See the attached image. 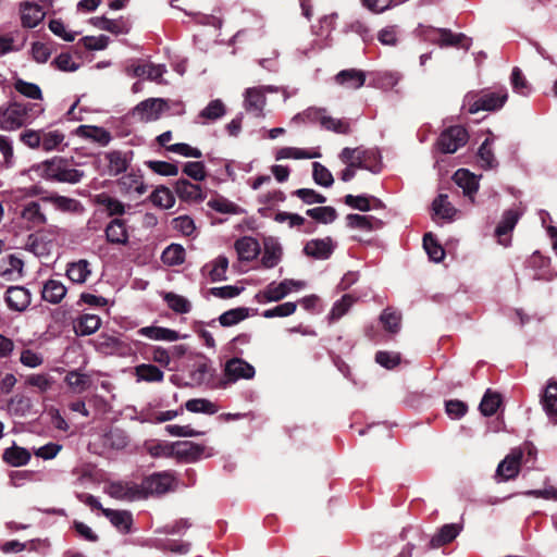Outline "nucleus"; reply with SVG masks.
<instances>
[{
    "label": "nucleus",
    "mask_w": 557,
    "mask_h": 557,
    "mask_svg": "<svg viewBox=\"0 0 557 557\" xmlns=\"http://www.w3.org/2000/svg\"><path fill=\"white\" fill-rule=\"evenodd\" d=\"M147 453L154 458L170 457L174 453V444H169L161 441H149L145 443Z\"/></svg>",
    "instance_id": "6e6d98bb"
},
{
    "label": "nucleus",
    "mask_w": 557,
    "mask_h": 557,
    "mask_svg": "<svg viewBox=\"0 0 557 557\" xmlns=\"http://www.w3.org/2000/svg\"><path fill=\"white\" fill-rule=\"evenodd\" d=\"M210 268L209 276L211 281H224L226 280V271L228 268V259L225 256L216 257L211 263L207 265Z\"/></svg>",
    "instance_id": "864d4df0"
},
{
    "label": "nucleus",
    "mask_w": 557,
    "mask_h": 557,
    "mask_svg": "<svg viewBox=\"0 0 557 557\" xmlns=\"http://www.w3.org/2000/svg\"><path fill=\"white\" fill-rule=\"evenodd\" d=\"M312 178L315 184L323 187H331L334 183L331 171L320 162L312 163Z\"/></svg>",
    "instance_id": "680f3d73"
},
{
    "label": "nucleus",
    "mask_w": 557,
    "mask_h": 557,
    "mask_svg": "<svg viewBox=\"0 0 557 557\" xmlns=\"http://www.w3.org/2000/svg\"><path fill=\"white\" fill-rule=\"evenodd\" d=\"M208 207L219 213L238 214L240 208L228 199L218 196L208 201Z\"/></svg>",
    "instance_id": "5fc2aeb1"
},
{
    "label": "nucleus",
    "mask_w": 557,
    "mask_h": 557,
    "mask_svg": "<svg viewBox=\"0 0 557 557\" xmlns=\"http://www.w3.org/2000/svg\"><path fill=\"white\" fill-rule=\"evenodd\" d=\"M137 381L162 382L164 373L153 364H139L135 368Z\"/></svg>",
    "instance_id": "a18cd8bd"
},
{
    "label": "nucleus",
    "mask_w": 557,
    "mask_h": 557,
    "mask_svg": "<svg viewBox=\"0 0 557 557\" xmlns=\"http://www.w3.org/2000/svg\"><path fill=\"white\" fill-rule=\"evenodd\" d=\"M508 98V92L505 88H499L496 91L487 92H468L462 102V109L469 113L474 114L479 111H493L502 108Z\"/></svg>",
    "instance_id": "20e7f679"
},
{
    "label": "nucleus",
    "mask_w": 557,
    "mask_h": 557,
    "mask_svg": "<svg viewBox=\"0 0 557 557\" xmlns=\"http://www.w3.org/2000/svg\"><path fill=\"white\" fill-rule=\"evenodd\" d=\"M342 163H351L357 170H367L372 173L381 171V154L374 148L345 147L338 154Z\"/></svg>",
    "instance_id": "7ed1b4c3"
},
{
    "label": "nucleus",
    "mask_w": 557,
    "mask_h": 557,
    "mask_svg": "<svg viewBox=\"0 0 557 557\" xmlns=\"http://www.w3.org/2000/svg\"><path fill=\"white\" fill-rule=\"evenodd\" d=\"M478 162L483 169H493L497 165L494 152L491 149V140L486 138L479 148Z\"/></svg>",
    "instance_id": "4d7b16f0"
},
{
    "label": "nucleus",
    "mask_w": 557,
    "mask_h": 557,
    "mask_svg": "<svg viewBox=\"0 0 557 557\" xmlns=\"http://www.w3.org/2000/svg\"><path fill=\"white\" fill-rule=\"evenodd\" d=\"M106 160L108 161V171L111 175H119L127 169V160L120 151L108 152Z\"/></svg>",
    "instance_id": "603ef678"
},
{
    "label": "nucleus",
    "mask_w": 557,
    "mask_h": 557,
    "mask_svg": "<svg viewBox=\"0 0 557 557\" xmlns=\"http://www.w3.org/2000/svg\"><path fill=\"white\" fill-rule=\"evenodd\" d=\"M357 297L352 294H345L339 300L335 301L330 313L329 319L331 321L339 320L344 314L348 312L351 306L356 302Z\"/></svg>",
    "instance_id": "49530a36"
},
{
    "label": "nucleus",
    "mask_w": 557,
    "mask_h": 557,
    "mask_svg": "<svg viewBox=\"0 0 557 557\" xmlns=\"http://www.w3.org/2000/svg\"><path fill=\"white\" fill-rule=\"evenodd\" d=\"M14 89L22 96L33 100H42V91L35 83L26 82L20 77L14 78Z\"/></svg>",
    "instance_id": "37998d69"
},
{
    "label": "nucleus",
    "mask_w": 557,
    "mask_h": 557,
    "mask_svg": "<svg viewBox=\"0 0 557 557\" xmlns=\"http://www.w3.org/2000/svg\"><path fill=\"white\" fill-rule=\"evenodd\" d=\"M137 334L147 337L151 341H161V342H176L178 339L187 338V335H181L175 330H171L163 326L149 325L140 327L137 331Z\"/></svg>",
    "instance_id": "6ab92c4d"
},
{
    "label": "nucleus",
    "mask_w": 557,
    "mask_h": 557,
    "mask_svg": "<svg viewBox=\"0 0 557 557\" xmlns=\"http://www.w3.org/2000/svg\"><path fill=\"white\" fill-rule=\"evenodd\" d=\"M453 178L455 183L462 188L463 194L470 198H472L479 189L478 177L466 169L456 171Z\"/></svg>",
    "instance_id": "7c9ffc66"
},
{
    "label": "nucleus",
    "mask_w": 557,
    "mask_h": 557,
    "mask_svg": "<svg viewBox=\"0 0 557 557\" xmlns=\"http://www.w3.org/2000/svg\"><path fill=\"white\" fill-rule=\"evenodd\" d=\"M523 451L521 448H513L498 465L496 475L503 481H508L518 475L521 465Z\"/></svg>",
    "instance_id": "2eb2a0df"
},
{
    "label": "nucleus",
    "mask_w": 557,
    "mask_h": 557,
    "mask_svg": "<svg viewBox=\"0 0 557 557\" xmlns=\"http://www.w3.org/2000/svg\"><path fill=\"white\" fill-rule=\"evenodd\" d=\"M104 492L111 498L121 502H135L144 499V493L140 483L132 480H112L104 485Z\"/></svg>",
    "instance_id": "0eeeda50"
},
{
    "label": "nucleus",
    "mask_w": 557,
    "mask_h": 557,
    "mask_svg": "<svg viewBox=\"0 0 557 557\" xmlns=\"http://www.w3.org/2000/svg\"><path fill=\"white\" fill-rule=\"evenodd\" d=\"M166 69L163 64H153L151 62H133L127 65L126 73L133 77H146L147 79L161 83Z\"/></svg>",
    "instance_id": "ddd939ff"
},
{
    "label": "nucleus",
    "mask_w": 557,
    "mask_h": 557,
    "mask_svg": "<svg viewBox=\"0 0 557 557\" xmlns=\"http://www.w3.org/2000/svg\"><path fill=\"white\" fill-rule=\"evenodd\" d=\"M306 287L305 281L285 278L280 283L271 282L264 289L256 295V299L260 304L276 302L285 298L294 292H299Z\"/></svg>",
    "instance_id": "423d86ee"
},
{
    "label": "nucleus",
    "mask_w": 557,
    "mask_h": 557,
    "mask_svg": "<svg viewBox=\"0 0 557 557\" xmlns=\"http://www.w3.org/2000/svg\"><path fill=\"white\" fill-rule=\"evenodd\" d=\"M91 275L90 264L87 260L81 259L71 262L66 268V276L76 284H84Z\"/></svg>",
    "instance_id": "2f4dec72"
},
{
    "label": "nucleus",
    "mask_w": 557,
    "mask_h": 557,
    "mask_svg": "<svg viewBox=\"0 0 557 557\" xmlns=\"http://www.w3.org/2000/svg\"><path fill=\"white\" fill-rule=\"evenodd\" d=\"M380 320L384 329L391 333H397L400 329V314L389 308L382 312Z\"/></svg>",
    "instance_id": "774afa93"
},
{
    "label": "nucleus",
    "mask_w": 557,
    "mask_h": 557,
    "mask_svg": "<svg viewBox=\"0 0 557 557\" xmlns=\"http://www.w3.org/2000/svg\"><path fill=\"white\" fill-rule=\"evenodd\" d=\"M420 35L426 39L436 42L441 47L461 46L469 49L470 42L463 34H454L446 28H433L431 26L420 25L418 28Z\"/></svg>",
    "instance_id": "6e6552de"
},
{
    "label": "nucleus",
    "mask_w": 557,
    "mask_h": 557,
    "mask_svg": "<svg viewBox=\"0 0 557 557\" xmlns=\"http://www.w3.org/2000/svg\"><path fill=\"white\" fill-rule=\"evenodd\" d=\"M499 405H500L499 395L487 391L481 400L480 410L484 416L490 417V416H493L497 411Z\"/></svg>",
    "instance_id": "338daca9"
},
{
    "label": "nucleus",
    "mask_w": 557,
    "mask_h": 557,
    "mask_svg": "<svg viewBox=\"0 0 557 557\" xmlns=\"http://www.w3.org/2000/svg\"><path fill=\"white\" fill-rule=\"evenodd\" d=\"M161 260L164 264L174 267L180 265L185 261V249L180 244L169 245L161 255Z\"/></svg>",
    "instance_id": "a19ab883"
},
{
    "label": "nucleus",
    "mask_w": 557,
    "mask_h": 557,
    "mask_svg": "<svg viewBox=\"0 0 557 557\" xmlns=\"http://www.w3.org/2000/svg\"><path fill=\"white\" fill-rule=\"evenodd\" d=\"M225 106L220 99L212 100L208 103V106L200 111L198 114V119H203L208 121H215L222 117L225 114Z\"/></svg>",
    "instance_id": "052dcab7"
},
{
    "label": "nucleus",
    "mask_w": 557,
    "mask_h": 557,
    "mask_svg": "<svg viewBox=\"0 0 557 557\" xmlns=\"http://www.w3.org/2000/svg\"><path fill=\"white\" fill-rule=\"evenodd\" d=\"M104 517L121 533L127 534L132 530L133 515L128 510L102 509Z\"/></svg>",
    "instance_id": "4be33fe9"
},
{
    "label": "nucleus",
    "mask_w": 557,
    "mask_h": 557,
    "mask_svg": "<svg viewBox=\"0 0 557 557\" xmlns=\"http://www.w3.org/2000/svg\"><path fill=\"white\" fill-rule=\"evenodd\" d=\"M174 485V476L169 472H159L153 473L147 478H145L140 482V487L144 493V498H147L149 495H160L164 494L173 488Z\"/></svg>",
    "instance_id": "f8f14e48"
},
{
    "label": "nucleus",
    "mask_w": 557,
    "mask_h": 557,
    "mask_svg": "<svg viewBox=\"0 0 557 557\" xmlns=\"http://www.w3.org/2000/svg\"><path fill=\"white\" fill-rule=\"evenodd\" d=\"M30 173L38 177L60 183L76 184L84 177V172L72 166L69 160L53 157L49 160L33 165Z\"/></svg>",
    "instance_id": "f03ea898"
},
{
    "label": "nucleus",
    "mask_w": 557,
    "mask_h": 557,
    "mask_svg": "<svg viewBox=\"0 0 557 557\" xmlns=\"http://www.w3.org/2000/svg\"><path fill=\"white\" fill-rule=\"evenodd\" d=\"M8 412L15 417H25L30 412L32 400L23 395H15L8 401Z\"/></svg>",
    "instance_id": "79ce46f5"
},
{
    "label": "nucleus",
    "mask_w": 557,
    "mask_h": 557,
    "mask_svg": "<svg viewBox=\"0 0 557 557\" xmlns=\"http://www.w3.org/2000/svg\"><path fill=\"white\" fill-rule=\"evenodd\" d=\"M306 213L310 218L323 224L332 223L337 218V212L333 207H317L308 209Z\"/></svg>",
    "instance_id": "0e129e2a"
},
{
    "label": "nucleus",
    "mask_w": 557,
    "mask_h": 557,
    "mask_svg": "<svg viewBox=\"0 0 557 557\" xmlns=\"http://www.w3.org/2000/svg\"><path fill=\"white\" fill-rule=\"evenodd\" d=\"M433 211L435 215L446 220H451L456 214V209L448 201L447 195H440L433 201Z\"/></svg>",
    "instance_id": "13d9d810"
},
{
    "label": "nucleus",
    "mask_w": 557,
    "mask_h": 557,
    "mask_svg": "<svg viewBox=\"0 0 557 557\" xmlns=\"http://www.w3.org/2000/svg\"><path fill=\"white\" fill-rule=\"evenodd\" d=\"M67 293V288L65 285L54 278H50L46 281L41 288V297L45 301L57 305L62 301Z\"/></svg>",
    "instance_id": "a878e982"
},
{
    "label": "nucleus",
    "mask_w": 557,
    "mask_h": 557,
    "mask_svg": "<svg viewBox=\"0 0 557 557\" xmlns=\"http://www.w3.org/2000/svg\"><path fill=\"white\" fill-rule=\"evenodd\" d=\"M64 139L65 135L59 129H41V148L47 152L59 149Z\"/></svg>",
    "instance_id": "ea45409f"
},
{
    "label": "nucleus",
    "mask_w": 557,
    "mask_h": 557,
    "mask_svg": "<svg viewBox=\"0 0 557 557\" xmlns=\"http://www.w3.org/2000/svg\"><path fill=\"white\" fill-rule=\"evenodd\" d=\"M175 453L180 457L187 458L189 460H196L201 457H210L213 455L212 449L205 444H197L189 441L176 442L174 444Z\"/></svg>",
    "instance_id": "aec40b11"
},
{
    "label": "nucleus",
    "mask_w": 557,
    "mask_h": 557,
    "mask_svg": "<svg viewBox=\"0 0 557 557\" xmlns=\"http://www.w3.org/2000/svg\"><path fill=\"white\" fill-rule=\"evenodd\" d=\"M321 157L319 148L304 149L297 147H283L275 153V160L293 159H317Z\"/></svg>",
    "instance_id": "cd10ccee"
},
{
    "label": "nucleus",
    "mask_w": 557,
    "mask_h": 557,
    "mask_svg": "<svg viewBox=\"0 0 557 557\" xmlns=\"http://www.w3.org/2000/svg\"><path fill=\"white\" fill-rule=\"evenodd\" d=\"M5 301L10 309L23 311L30 304V293L22 286H11L7 289Z\"/></svg>",
    "instance_id": "5701e85b"
},
{
    "label": "nucleus",
    "mask_w": 557,
    "mask_h": 557,
    "mask_svg": "<svg viewBox=\"0 0 557 557\" xmlns=\"http://www.w3.org/2000/svg\"><path fill=\"white\" fill-rule=\"evenodd\" d=\"M282 259V247L274 239H268L264 243V249L261 257V263L267 269H272L278 264Z\"/></svg>",
    "instance_id": "c9c22d12"
},
{
    "label": "nucleus",
    "mask_w": 557,
    "mask_h": 557,
    "mask_svg": "<svg viewBox=\"0 0 557 557\" xmlns=\"http://www.w3.org/2000/svg\"><path fill=\"white\" fill-rule=\"evenodd\" d=\"M249 315L248 308L238 307L223 312L219 317V322L222 326H233L244 321Z\"/></svg>",
    "instance_id": "09e8293b"
},
{
    "label": "nucleus",
    "mask_w": 557,
    "mask_h": 557,
    "mask_svg": "<svg viewBox=\"0 0 557 557\" xmlns=\"http://www.w3.org/2000/svg\"><path fill=\"white\" fill-rule=\"evenodd\" d=\"M225 376L230 382L238 380H251L255 374V368L244 359L232 358L225 364Z\"/></svg>",
    "instance_id": "dca6fc26"
},
{
    "label": "nucleus",
    "mask_w": 557,
    "mask_h": 557,
    "mask_svg": "<svg viewBox=\"0 0 557 557\" xmlns=\"http://www.w3.org/2000/svg\"><path fill=\"white\" fill-rule=\"evenodd\" d=\"M169 109V103L162 98H149L139 102L133 110V115L141 122H152L160 119Z\"/></svg>",
    "instance_id": "9d476101"
},
{
    "label": "nucleus",
    "mask_w": 557,
    "mask_h": 557,
    "mask_svg": "<svg viewBox=\"0 0 557 557\" xmlns=\"http://www.w3.org/2000/svg\"><path fill=\"white\" fill-rule=\"evenodd\" d=\"M543 410L549 421L557 424V382L549 381L541 398Z\"/></svg>",
    "instance_id": "b1692460"
},
{
    "label": "nucleus",
    "mask_w": 557,
    "mask_h": 557,
    "mask_svg": "<svg viewBox=\"0 0 557 557\" xmlns=\"http://www.w3.org/2000/svg\"><path fill=\"white\" fill-rule=\"evenodd\" d=\"M520 215V212L512 209L504 212L502 220L495 230V235L500 245L507 247L510 244V239L507 236L515 228Z\"/></svg>",
    "instance_id": "412c9836"
},
{
    "label": "nucleus",
    "mask_w": 557,
    "mask_h": 557,
    "mask_svg": "<svg viewBox=\"0 0 557 557\" xmlns=\"http://www.w3.org/2000/svg\"><path fill=\"white\" fill-rule=\"evenodd\" d=\"M151 201L154 206L170 209L173 207L175 199L169 188L161 186L151 194Z\"/></svg>",
    "instance_id": "69168bd1"
},
{
    "label": "nucleus",
    "mask_w": 557,
    "mask_h": 557,
    "mask_svg": "<svg viewBox=\"0 0 557 557\" xmlns=\"http://www.w3.org/2000/svg\"><path fill=\"white\" fill-rule=\"evenodd\" d=\"M106 236L111 244L125 245L128 240L125 223L120 219L112 220L106 228Z\"/></svg>",
    "instance_id": "f704fd0d"
},
{
    "label": "nucleus",
    "mask_w": 557,
    "mask_h": 557,
    "mask_svg": "<svg viewBox=\"0 0 557 557\" xmlns=\"http://www.w3.org/2000/svg\"><path fill=\"white\" fill-rule=\"evenodd\" d=\"M185 408L189 412L214 414L218 412V406L206 398H193L185 403Z\"/></svg>",
    "instance_id": "de8ad7c7"
},
{
    "label": "nucleus",
    "mask_w": 557,
    "mask_h": 557,
    "mask_svg": "<svg viewBox=\"0 0 557 557\" xmlns=\"http://www.w3.org/2000/svg\"><path fill=\"white\" fill-rule=\"evenodd\" d=\"M41 202L51 203L55 209L63 212H73L79 207V202L76 199L60 195L45 196L41 198Z\"/></svg>",
    "instance_id": "c03bdc74"
},
{
    "label": "nucleus",
    "mask_w": 557,
    "mask_h": 557,
    "mask_svg": "<svg viewBox=\"0 0 557 557\" xmlns=\"http://www.w3.org/2000/svg\"><path fill=\"white\" fill-rule=\"evenodd\" d=\"M76 134L79 137L91 139L101 146H106L111 140V135L108 131L98 126L81 125L78 126Z\"/></svg>",
    "instance_id": "58836bf2"
},
{
    "label": "nucleus",
    "mask_w": 557,
    "mask_h": 557,
    "mask_svg": "<svg viewBox=\"0 0 557 557\" xmlns=\"http://www.w3.org/2000/svg\"><path fill=\"white\" fill-rule=\"evenodd\" d=\"M178 197L187 201H201L203 199L202 190L199 185L193 184L187 180H178L175 185Z\"/></svg>",
    "instance_id": "e433bc0d"
},
{
    "label": "nucleus",
    "mask_w": 557,
    "mask_h": 557,
    "mask_svg": "<svg viewBox=\"0 0 557 557\" xmlns=\"http://www.w3.org/2000/svg\"><path fill=\"white\" fill-rule=\"evenodd\" d=\"M65 382L74 393H83L88 388L90 380L87 374L70 371L65 376Z\"/></svg>",
    "instance_id": "e2e57ef3"
},
{
    "label": "nucleus",
    "mask_w": 557,
    "mask_h": 557,
    "mask_svg": "<svg viewBox=\"0 0 557 557\" xmlns=\"http://www.w3.org/2000/svg\"><path fill=\"white\" fill-rule=\"evenodd\" d=\"M423 247L429 256V258L434 262H440L444 259L445 250L443 247L435 240L431 233H428L423 237Z\"/></svg>",
    "instance_id": "bf43d9fd"
},
{
    "label": "nucleus",
    "mask_w": 557,
    "mask_h": 557,
    "mask_svg": "<svg viewBox=\"0 0 557 557\" xmlns=\"http://www.w3.org/2000/svg\"><path fill=\"white\" fill-rule=\"evenodd\" d=\"M119 186L122 191L137 195H143L147 191L143 176L139 173L131 172L125 174L119 180Z\"/></svg>",
    "instance_id": "473e14b6"
},
{
    "label": "nucleus",
    "mask_w": 557,
    "mask_h": 557,
    "mask_svg": "<svg viewBox=\"0 0 557 557\" xmlns=\"http://www.w3.org/2000/svg\"><path fill=\"white\" fill-rule=\"evenodd\" d=\"M298 119L312 123H319L326 131H331L337 134H348L350 132V125L347 120L335 119L329 115L325 109L309 108L301 114L295 115L293 121Z\"/></svg>",
    "instance_id": "39448f33"
},
{
    "label": "nucleus",
    "mask_w": 557,
    "mask_h": 557,
    "mask_svg": "<svg viewBox=\"0 0 557 557\" xmlns=\"http://www.w3.org/2000/svg\"><path fill=\"white\" fill-rule=\"evenodd\" d=\"M32 458L28 449L17 446L13 443L12 446L5 448L2 454V460L11 467L26 466Z\"/></svg>",
    "instance_id": "bb28decb"
},
{
    "label": "nucleus",
    "mask_w": 557,
    "mask_h": 557,
    "mask_svg": "<svg viewBox=\"0 0 557 557\" xmlns=\"http://www.w3.org/2000/svg\"><path fill=\"white\" fill-rule=\"evenodd\" d=\"M164 301L176 313H188L191 310L190 301L184 296L175 293H165L163 296Z\"/></svg>",
    "instance_id": "3c124183"
},
{
    "label": "nucleus",
    "mask_w": 557,
    "mask_h": 557,
    "mask_svg": "<svg viewBox=\"0 0 557 557\" xmlns=\"http://www.w3.org/2000/svg\"><path fill=\"white\" fill-rule=\"evenodd\" d=\"M336 244L331 237L315 238L307 242L304 252L311 258L325 260L331 257Z\"/></svg>",
    "instance_id": "f3484780"
},
{
    "label": "nucleus",
    "mask_w": 557,
    "mask_h": 557,
    "mask_svg": "<svg viewBox=\"0 0 557 557\" xmlns=\"http://www.w3.org/2000/svg\"><path fill=\"white\" fill-rule=\"evenodd\" d=\"M18 7L21 24L25 28H35L46 16L44 8L35 1H22Z\"/></svg>",
    "instance_id": "4468645a"
},
{
    "label": "nucleus",
    "mask_w": 557,
    "mask_h": 557,
    "mask_svg": "<svg viewBox=\"0 0 557 557\" xmlns=\"http://www.w3.org/2000/svg\"><path fill=\"white\" fill-rule=\"evenodd\" d=\"M59 228L50 226L47 232H38L28 236L26 249L37 257H47L52 248V239L58 235Z\"/></svg>",
    "instance_id": "9b49d317"
},
{
    "label": "nucleus",
    "mask_w": 557,
    "mask_h": 557,
    "mask_svg": "<svg viewBox=\"0 0 557 557\" xmlns=\"http://www.w3.org/2000/svg\"><path fill=\"white\" fill-rule=\"evenodd\" d=\"M21 219L28 228H37L45 225L47 216L41 207V200L27 202L21 211Z\"/></svg>",
    "instance_id": "a211bd4d"
},
{
    "label": "nucleus",
    "mask_w": 557,
    "mask_h": 557,
    "mask_svg": "<svg viewBox=\"0 0 557 557\" xmlns=\"http://www.w3.org/2000/svg\"><path fill=\"white\" fill-rule=\"evenodd\" d=\"M45 112V108L38 102L11 101L0 106V128L3 131H16Z\"/></svg>",
    "instance_id": "f257e3e1"
},
{
    "label": "nucleus",
    "mask_w": 557,
    "mask_h": 557,
    "mask_svg": "<svg viewBox=\"0 0 557 557\" xmlns=\"http://www.w3.org/2000/svg\"><path fill=\"white\" fill-rule=\"evenodd\" d=\"M469 139L468 132L465 127L456 125L451 126L440 135L436 146L443 153H454L460 147H463Z\"/></svg>",
    "instance_id": "1a4fd4ad"
},
{
    "label": "nucleus",
    "mask_w": 557,
    "mask_h": 557,
    "mask_svg": "<svg viewBox=\"0 0 557 557\" xmlns=\"http://www.w3.org/2000/svg\"><path fill=\"white\" fill-rule=\"evenodd\" d=\"M461 527L456 523L443 525L437 534L431 539V547L438 548L447 543L454 541L460 533Z\"/></svg>",
    "instance_id": "4c0bfd02"
},
{
    "label": "nucleus",
    "mask_w": 557,
    "mask_h": 557,
    "mask_svg": "<svg viewBox=\"0 0 557 557\" xmlns=\"http://www.w3.org/2000/svg\"><path fill=\"white\" fill-rule=\"evenodd\" d=\"M101 319L96 314H83L74 323V331L79 336L91 335L99 330Z\"/></svg>",
    "instance_id": "72a5a7b5"
},
{
    "label": "nucleus",
    "mask_w": 557,
    "mask_h": 557,
    "mask_svg": "<svg viewBox=\"0 0 557 557\" xmlns=\"http://www.w3.org/2000/svg\"><path fill=\"white\" fill-rule=\"evenodd\" d=\"M265 104V96L261 88H248L245 92L244 106L246 111L251 112L256 116L262 115Z\"/></svg>",
    "instance_id": "c85d7f7f"
},
{
    "label": "nucleus",
    "mask_w": 557,
    "mask_h": 557,
    "mask_svg": "<svg viewBox=\"0 0 557 557\" xmlns=\"http://www.w3.org/2000/svg\"><path fill=\"white\" fill-rule=\"evenodd\" d=\"M336 84L347 89H359L366 83V73L361 70L348 69L338 72L335 75Z\"/></svg>",
    "instance_id": "393cba45"
},
{
    "label": "nucleus",
    "mask_w": 557,
    "mask_h": 557,
    "mask_svg": "<svg viewBox=\"0 0 557 557\" xmlns=\"http://www.w3.org/2000/svg\"><path fill=\"white\" fill-rule=\"evenodd\" d=\"M235 249L238 258L243 261L253 260L260 252V246L257 239L245 236L236 240Z\"/></svg>",
    "instance_id": "c756f323"
},
{
    "label": "nucleus",
    "mask_w": 557,
    "mask_h": 557,
    "mask_svg": "<svg viewBox=\"0 0 557 557\" xmlns=\"http://www.w3.org/2000/svg\"><path fill=\"white\" fill-rule=\"evenodd\" d=\"M347 225L352 228L370 231L379 226L380 221L372 215L348 214Z\"/></svg>",
    "instance_id": "8fccbe9b"
}]
</instances>
